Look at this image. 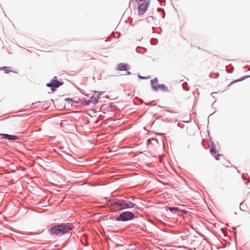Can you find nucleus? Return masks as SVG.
<instances>
[{
    "mask_svg": "<svg viewBox=\"0 0 250 250\" xmlns=\"http://www.w3.org/2000/svg\"><path fill=\"white\" fill-rule=\"evenodd\" d=\"M149 1H145L140 4L138 7V13L139 15H143L149 5Z\"/></svg>",
    "mask_w": 250,
    "mask_h": 250,
    "instance_id": "20e7f679",
    "label": "nucleus"
},
{
    "mask_svg": "<svg viewBox=\"0 0 250 250\" xmlns=\"http://www.w3.org/2000/svg\"><path fill=\"white\" fill-rule=\"evenodd\" d=\"M0 69H2L5 73H8L10 70H9V67L4 66L2 68H0Z\"/></svg>",
    "mask_w": 250,
    "mask_h": 250,
    "instance_id": "9b49d317",
    "label": "nucleus"
},
{
    "mask_svg": "<svg viewBox=\"0 0 250 250\" xmlns=\"http://www.w3.org/2000/svg\"><path fill=\"white\" fill-rule=\"evenodd\" d=\"M121 200H118V199H113L111 201V205H117L119 207H120V202Z\"/></svg>",
    "mask_w": 250,
    "mask_h": 250,
    "instance_id": "9d476101",
    "label": "nucleus"
},
{
    "mask_svg": "<svg viewBox=\"0 0 250 250\" xmlns=\"http://www.w3.org/2000/svg\"><path fill=\"white\" fill-rule=\"evenodd\" d=\"M6 138L8 140H16L17 138V137L14 135H8V137H7Z\"/></svg>",
    "mask_w": 250,
    "mask_h": 250,
    "instance_id": "f8f14e48",
    "label": "nucleus"
},
{
    "mask_svg": "<svg viewBox=\"0 0 250 250\" xmlns=\"http://www.w3.org/2000/svg\"><path fill=\"white\" fill-rule=\"evenodd\" d=\"M0 136H2V138H6L8 137V134H0Z\"/></svg>",
    "mask_w": 250,
    "mask_h": 250,
    "instance_id": "dca6fc26",
    "label": "nucleus"
},
{
    "mask_svg": "<svg viewBox=\"0 0 250 250\" xmlns=\"http://www.w3.org/2000/svg\"><path fill=\"white\" fill-rule=\"evenodd\" d=\"M221 155H218L216 157V159L217 160H219V157Z\"/></svg>",
    "mask_w": 250,
    "mask_h": 250,
    "instance_id": "a211bd4d",
    "label": "nucleus"
},
{
    "mask_svg": "<svg viewBox=\"0 0 250 250\" xmlns=\"http://www.w3.org/2000/svg\"><path fill=\"white\" fill-rule=\"evenodd\" d=\"M129 68L128 65L126 63H120L117 66L118 70H127Z\"/></svg>",
    "mask_w": 250,
    "mask_h": 250,
    "instance_id": "423d86ee",
    "label": "nucleus"
},
{
    "mask_svg": "<svg viewBox=\"0 0 250 250\" xmlns=\"http://www.w3.org/2000/svg\"><path fill=\"white\" fill-rule=\"evenodd\" d=\"M126 73H127V75H130V72H129V71H127Z\"/></svg>",
    "mask_w": 250,
    "mask_h": 250,
    "instance_id": "6ab92c4d",
    "label": "nucleus"
},
{
    "mask_svg": "<svg viewBox=\"0 0 250 250\" xmlns=\"http://www.w3.org/2000/svg\"><path fill=\"white\" fill-rule=\"evenodd\" d=\"M119 210H122L126 208H132L135 206V204L128 201L121 200Z\"/></svg>",
    "mask_w": 250,
    "mask_h": 250,
    "instance_id": "7ed1b4c3",
    "label": "nucleus"
},
{
    "mask_svg": "<svg viewBox=\"0 0 250 250\" xmlns=\"http://www.w3.org/2000/svg\"><path fill=\"white\" fill-rule=\"evenodd\" d=\"M51 87V90L52 92H54L56 90V89L55 88V87Z\"/></svg>",
    "mask_w": 250,
    "mask_h": 250,
    "instance_id": "f3484780",
    "label": "nucleus"
},
{
    "mask_svg": "<svg viewBox=\"0 0 250 250\" xmlns=\"http://www.w3.org/2000/svg\"><path fill=\"white\" fill-rule=\"evenodd\" d=\"M210 151L211 153H216V149L214 148V147H212L211 148H210Z\"/></svg>",
    "mask_w": 250,
    "mask_h": 250,
    "instance_id": "4468645a",
    "label": "nucleus"
},
{
    "mask_svg": "<svg viewBox=\"0 0 250 250\" xmlns=\"http://www.w3.org/2000/svg\"><path fill=\"white\" fill-rule=\"evenodd\" d=\"M98 96H93L91 97L89 99H88V102H87V103H92L93 104H96L98 101Z\"/></svg>",
    "mask_w": 250,
    "mask_h": 250,
    "instance_id": "6e6552de",
    "label": "nucleus"
},
{
    "mask_svg": "<svg viewBox=\"0 0 250 250\" xmlns=\"http://www.w3.org/2000/svg\"><path fill=\"white\" fill-rule=\"evenodd\" d=\"M134 214L131 212H124L121 214L116 219L119 221H126L132 219L134 217Z\"/></svg>",
    "mask_w": 250,
    "mask_h": 250,
    "instance_id": "f03ea898",
    "label": "nucleus"
},
{
    "mask_svg": "<svg viewBox=\"0 0 250 250\" xmlns=\"http://www.w3.org/2000/svg\"><path fill=\"white\" fill-rule=\"evenodd\" d=\"M62 84V83H61L56 79V77H54L50 83H47L46 86L48 87H58Z\"/></svg>",
    "mask_w": 250,
    "mask_h": 250,
    "instance_id": "39448f33",
    "label": "nucleus"
},
{
    "mask_svg": "<svg viewBox=\"0 0 250 250\" xmlns=\"http://www.w3.org/2000/svg\"><path fill=\"white\" fill-rule=\"evenodd\" d=\"M87 102H88V100H86V99L82 100V103L83 104H89L90 103H87Z\"/></svg>",
    "mask_w": 250,
    "mask_h": 250,
    "instance_id": "2eb2a0df",
    "label": "nucleus"
},
{
    "mask_svg": "<svg viewBox=\"0 0 250 250\" xmlns=\"http://www.w3.org/2000/svg\"><path fill=\"white\" fill-rule=\"evenodd\" d=\"M169 209L171 211H178L179 210V208L177 207H169Z\"/></svg>",
    "mask_w": 250,
    "mask_h": 250,
    "instance_id": "ddd939ff",
    "label": "nucleus"
},
{
    "mask_svg": "<svg viewBox=\"0 0 250 250\" xmlns=\"http://www.w3.org/2000/svg\"><path fill=\"white\" fill-rule=\"evenodd\" d=\"M73 226L71 224H62L56 226H54L49 231L51 234H59L60 233H64L73 229Z\"/></svg>",
    "mask_w": 250,
    "mask_h": 250,
    "instance_id": "f257e3e1",
    "label": "nucleus"
},
{
    "mask_svg": "<svg viewBox=\"0 0 250 250\" xmlns=\"http://www.w3.org/2000/svg\"><path fill=\"white\" fill-rule=\"evenodd\" d=\"M151 82L152 87H153V89H154L155 86H157V84L158 82V80L157 78H155L154 79L151 80Z\"/></svg>",
    "mask_w": 250,
    "mask_h": 250,
    "instance_id": "1a4fd4ad",
    "label": "nucleus"
},
{
    "mask_svg": "<svg viewBox=\"0 0 250 250\" xmlns=\"http://www.w3.org/2000/svg\"><path fill=\"white\" fill-rule=\"evenodd\" d=\"M155 90H161L163 91H168V88L164 84H158L157 86H155Z\"/></svg>",
    "mask_w": 250,
    "mask_h": 250,
    "instance_id": "0eeeda50",
    "label": "nucleus"
}]
</instances>
